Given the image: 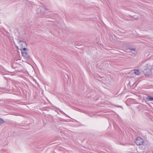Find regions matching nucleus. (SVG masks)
<instances>
[{
	"label": "nucleus",
	"mask_w": 153,
	"mask_h": 153,
	"mask_svg": "<svg viewBox=\"0 0 153 153\" xmlns=\"http://www.w3.org/2000/svg\"><path fill=\"white\" fill-rule=\"evenodd\" d=\"M47 10L46 7L43 6L40 7L38 9V12H39L40 13H44Z\"/></svg>",
	"instance_id": "4"
},
{
	"label": "nucleus",
	"mask_w": 153,
	"mask_h": 153,
	"mask_svg": "<svg viewBox=\"0 0 153 153\" xmlns=\"http://www.w3.org/2000/svg\"><path fill=\"white\" fill-rule=\"evenodd\" d=\"M21 51L22 56L25 59H28L30 58L29 55L28 54V51L27 48H24L23 49H20Z\"/></svg>",
	"instance_id": "1"
},
{
	"label": "nucleus",
	"mask_w": 153,
	"mask_h": 153,
	"mask_svg": "<svg viewBox=\"0 0 153 153\" xmlns=\"http://www.w3.org/2000/svg\"><path fill=\"white\" fill-rule=\"evenodd\" d=\"M134 73L137 75H139L140 74V70L138 69L134 70Z\"/></svg>",
	"instance_id": "7"
},
{
	"label": "nucleus",
	"mask_w": 153,
	"mask_h": 153,
	"mask_svg": "<svg viewBox=\"0 0 153 153\" xmlns=\"http://www.w3.org/2000/svg\"><path fill=\"white\" fill-rule=\"evenodd\" d=\"M18 43L20 47V49H23L25 47L26 45V43L24 41L19 40L18 41Z\"/></svg>",
	"instance_id": "5"
},
{
	"label": "nucleus",
	"mask_w": 153,
	"mask_h": 153,
	"mask_svg": "<svg viewBox=\"0 0 153 153\" xmlns=\"http://www.w3.org/2000/svg\"><path fill=\"white\" fill-rule=\"evenodd\" d=\"M143 73L146 76H148L152 74L151 70L150 68H147L143 71Z\"/></svg>",
	"instance_id": "3"
},
{
	"label": "nucleus",
	"mask_w": 153,
	"mask_h": 153,
	"mask_svg": "<svg viewBox=\"0 0 153 153\" xmlns=\"http://www.w3.org/2000/svg\"><path fill=\"white\" fill-rule=\"evenodd\" d=\"M114 38H116V37H115L116 36L115 35H114Z\"/></svg>",
	"instance_id": "11"
},
{
	"label": "nucleus",
	"mask_w": 153,
	"mask_h": 153,
	"mask_svg": "<svg viewBox=\"0 0 153 153\" xmlns=\"http://www.w3.org/2000/svg\"><path fill=\"white\" fill-rule=\"evenodd\" d=\"M144 140L140 137L137 138L135 143L137 145H141L143 144Z\"/></svg>",
	"instance_id": "2"
},
{
	"label": "nucleus",
	"mask_w": 153,
	"mask_h": 153,
	"mask_svg": "<svg viewBox=\"0 0 153 153\" xmlns=\"http://www.w3.org/2000/svg\"><path fill=\"white\" fill-rule=\"evenodd\" d=\"M128 49H129L131 50V51H136V49L135 48H131V47H128Z\"/></svg>",
	"instance_id": "9"
},
{
	"label": "nucleus",
	"mask_w": 153,
	"mask_h": 153,
	"mask_svg": "<svg viewBox=\"0 0 153 153\" xmlns=\"http://www.w3.org/2000/svg\"><path fill=\"white\" fill-rule=\"evenodd\" d=\"M4 123V120L0 118V126L2 124H3V123Z\"/></svg>",
	"instance_id": "8"
},
{
	"label": "nucleus",
	"mask_w": 153,
	"mask_h": 153,
	"mask_svg": "<svg viewBox=\"0 0 153 153\" xmlns=\"http://www.w3.org/2000/svg\"><path fill=\"white\" fill-rule=\"evenodd\" d=\"M146 99L148 101H153V97L150 96H148L146 98Z\"/></svg>",
	"instance_id": "6"
},
{
	"label": "nucleus",
	"mask_w": 153,
	"mask_h": 153,
	"mask_svg": "<svg viewBox=\"0 0 153 153\" xmlns=\"http://www.w3.org/2000/svg\"><path fill=\"white\" fill-rule=\"evenodd\" d=\"M111 37H112V38L113 39H114V38H113V36H110V38H111Z\"/></svg>",
	"instance_id": "10"
}]
</instances>
